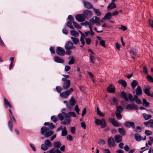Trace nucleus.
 I'll use <instances>...</instances> for the list:
<instances>
[{
	"mask_svg": "<svg viewBox=\"0 0 153 153\" xmlns=\"http://www.w3.org/2000/svg\"><path fill=\"white\" fill-rule=\"evenodd\" d=\"M143 71L145 74H148V71L147 68L146 67L144 66L143 67Z\"/></svg>",
	"mask_w": 153,
	"mask_h": 153,
	"instance_id": "51",
	"label": "nucleus"
},
{
	"mask_svg": "<svg viewBox=\"0 0 153 153\" xmlns=\"http://www.w3.org/2000/svg\"><path fill=\"white\" fill-rule=\"evenodd\" d=\"M51 119L52 120L54 123H56L57 120V118L54 115L51 117Z\"/></svg>",
	"mask_w": 153,
	"mask_h": 153,
	"instance_id": "54",
	"label": "nucleus"
},
{
	"mask_svg": "<svg viewBox=\"0 0 153 153\" xmlns=\"http://www.w3.org/2000/svg\"><path fill=\"white\" fill-rule=\"evenodd\" d=\"M141 127L137 126L136 127V129H135V131L136 132H140L142 130V129L141 128Z\"/></svg>",
	"mask_w": 153,
	"mask_h": 153,
	"instance_id": "53",
	"label": "nucleus"
},
{
	"mask_svg": "<svg viewBox=\"0 0 153 153\" xmlns=\"http://www.w3.org/2000/svg\"><path fill=\"white\" fill-rule=\"evenodd\" d=\"M143 105H145L146 107H148L149 106V103L145 99H143Z\"/></svg>",
	"mask_w": 153,
	"mask_h": 153,
	"instance_id": "42",
	"label": "nucleus"
},
{
	"mask_svg": "<svg viewBox=\"0 0 153 153\" xmlns=\"http://www.w3.org/2000/svg\"><path fill=\"white\" fill-rule=\"evenodd\" d=\"M112 17L111 13L110 12L107 13L105 15L102 19L109 20Z\"/></svg>",
	"mask_w": 153,
	"mask_h": 153,
	"instance_id": "21",
	"label": "nucleus"
},
{
	"mask_svg": "<svg viewBox=\"0 0 153 153\" xmlns=\"http://www.w3.org/2000/svg\"><path fill=\"white\" fill-rule=\"evenodd\" d=\"M126 109L128 110H131L134 109V104L132 103L128 104L126 107Z\"/></svg>",
	"mask_w": 153,
	"mask_h": 153,
	"instance_id": "26",
	"label": "nucleus"
},
{
	"mask_svg": "<svg viewBox=\"0 0 153 153\" xmlns=\"http://www.w3.org/2000/svg\"><path fill=\"white\" fill-rule=\"evenodd\" d=\"M73 24L75 28L78 29H80L81 28V27L80 25L74 21L73 22Z\"/></svg>",
	"mask_w": 153,
	"mask_h": 153,
	"instance_id": "43",
	"label": "nucleus"
},
{
	"mask_svg": "<svg viewBox=\"0 0 153 153\" xmlns=\"http://www.w3.org/2000/svg\"><path fill=\"white\" fill-rule=\"evenodd\" d=\"M85 39L86 44L88 45H89L91 44V40L90 38H85Z\"/></svg>",
	"mask_w": 153,
	"mask_h": 153,
	"instance_id": "44",
	"label": "nucleus"
},
{
	"mask_svg": "<svg viewBox=\"0 0 153 153\" xmlns=\"http://www.w3.org/2000/svg\"><path fill=\"white\" fill-rule=\"evenodd\" d=\"M94 122L97 125H100L102 128H105L106 126L105 121L104 119L101 120L95 119Z\"/></svg>",
	"mask_w": 153,
	"mask_h": 153,
	"instance_id": "6",
	"label": "nucleus"
},
{
	"mask_svg": "<svg viewBox=\"0 0 153 153\" xmlns=\"http://www.w3.org/2000/svg\"><path fill=\"white\" fill-rule=\"evenodd\" d=\"M74 21H69L67 23V26L71 29H74V28L72 25V23H73V22Z\"/></svg>",
	"mask_w": 153,
	"mask_h": 153,
	"instance_id": "37",
	"label": "nucleus"
},
{
	"mask_svg": "<svg viewBox=\"0 0 153 153\" xmlns=\"http://www.w3.org/2000/svg\"><path fill=\"white\" fill-rule=\"evenodd\" d=\"M52 146V144L50 140L48 139L45 141L44 144L41 145V149L43 150L46 151L48 149V147H51Z\"/></svg>",
	"mask_w": 153,
	"mask_h": 153,
	"instance_id": "2",
	"label": "nucleus"
},
{
	"mask_svg": "<svg viewBox=\"0 0 153 153\" xmlns=\"http://www.w3.org/2000/svg\"><path fill=\"white\" fill-rule=\"evenodd\" d=\"M83 13L84 14H83L84 15L85 18L86 17H90L92 15V12L90 10H84L83 11Z\"/></svg>",
	"mask_w": 153,
	"mask_h": 153,
	"instance_id": "17",
	"label": "nucleus"
},
{
	"mask_svg": "<svg viewBox=\"0 0 153 153\" xmlns=\"http://www.w3.org/2000/svg\"><path fill=\"white\" fill-rule=\"evenodd\" d=\"M114 138L116 143H119L122 140V136L119 134H116L114 136Z\"/></svg>",
	"mask_w": 153,
	"mask_h": 153,
	"instance_id": "18",
	"label": "nucleus"
},
{
	"mask_svg": "<svg viewBox=\"0 0 153 153\" xmlns=\"http://www.w3.org/2000/svg\"><path fill=\"white\" fill-rule=\"evenodd\" d=\"M143 115L144 118L146 120L149 119L152 117V116L151 115L146 114L145 113H143Z\"/></svg>",
	"mask_w": 153,
	"mask_h": 153,
	"instance_id": "36",
	"label": "nucleus"
},
{
	"mask_svg": "<svg viewBox=\"0 0 153 153\" xmlns=\"http://www.w3.org/2000/svg\"><path fill=\"white\" fill-rule=\"evenodd\" d=\"M134 138L138 141H140L142 139V137L140 135L137 134H134Z\"/></svg>",
	"mask_w": 153,
	"mask_h": 153,
	"instance_id": "34",
	"label": "nucleus"
},
{
	"mask_svg": "<svg viewBox=\"0 0 153 153\" xmlns=\"http://www.w3.org/2000/svg\"><path fill=\"white\" fill-rule=\"evenodd\" d=\"M90 59L91 62L94 63L95 60V57L91 54H90Z\"/></svg>",
	"mask_w": 153,
	"mask_h": 153,
	"instance_id": "45",
	"label": "nucleus"
},
{
	"mask_svg": "<svg viewBox=\"0 0 153 153\" xmlns=\"http://www.w3.org/2000/svg\"><path fill=\"white\" fill-rule=\"evenodd\" d=\"M53 131H50L45 133L44 135L45 137H48L53 135Z\"/></svg>",
	"mask_w": 153,
	"mask_h": 153,
	"instance_id": "35",
	"label": "nucleus"
},
{
	"mask_svg": "<svg viewBox=\"0 0 153 153\" xmlns=\"http://www.w3.org/2000/svg\"><path fill=\"white\" fill-rule=\"evenodd\" d=\"M147 79L150 82H153V78L152 76L148 75L146 77Z\"/></svg>",
	"mask_w": 153,
	"mask_h": 153,
	"instance_id": "46",
	"label": "nucleus"
},
{
	"mask_svg": "<svg viewBox=\"0 0 153 153\" xmlns=\"http://www.w3.org/2000/svg\"><path fill=\"white\" fill-rule=\"evenodd\" d=\"M94 13L97 16H100L102 15L101 12L98 9H96L94 8H92Z\"/></svg>",
	"mask_w": 153,
	"mask_h": 153,
	"instance_id": "31",
	"label": "nucleus"
},
{
	"mask_svg": "<svg viewBox=\"0 0 153 153\" xmlns=\"http://www.w3.org/2000/svg\"><path fill=\"white\" fill-rule=\"evenodd\" d=\"M116 7V5L114 3H111L110 4L107 6V9L108 11H110L111 10Z\"/></svg>",
	"mask_w": 153,
	"mask_h": 153,
	"instance_id": "23",
	"label": "nucleus"
},
{
	"mask_svg": "<svg viewBox=\"0 0 153 153\" xmlns=\"http://www.w3.org/2000/svg\"><path fill=\"white\" fill-rule=\"evenodd\" d=\"M82 1L84 4V6L85 8L88 9H92V8H93L92 5L89 2L85 0H83Z\"/></svg>",
	"mask_w": 153,
	"mask_h": 153,
	"instance_id": "11",
	"label": "nucleus"
},
{
	"mask_svg": "<svg viewBox=\"0 0 153 153\" xmlns=\"http://www.w3.org/2000/svg\"><path fill=\"white\" fill-rule=\"evenodd\" d=\"M100 43L102 46L104 47H105V41L104 40H101L100 42Z\"/></svg>",
	"mask_w": 153,
	"mask_h": 153,
	"instance_id": "59",
	"label": "nucleus"
},
{
	"mask_svg": "<svg viewBox=\"0 0 153 153\" xmlns=\"http://www.w3.org/2000/svg\"><path fill=\"white\" fill-rule=\"evenodd\" d=\"M71 35L76 37H77L79 36V34L77 32L74 30H71L70 31Z\"/></svg>",
	"mask_w": 153,
	"mask_h": 153,
	"instance_id": "27",
	"label": "nucleus"
},
{
	"mask_svg": "<svg viewBox=\"0 0 153 153\" xmlns=\"http://www.w3.org/2000/svg\"><path fill=\"white\" fill-rule=\"evenodd\" d=\"M117 118L118 120H120L122 118V116L120 113H115Z\"/></svg>",
	"mask_w": 153,
	"mask_h": 153,
	"instance_id": "52",
	"label": "nucleus"
},
{
	"mask_svg": "<svg viewBox=\"0 0 153 153\" xmlns=\"http://www.w3.org/2000/svg\"><path fill=\"white\" fill-rule=\"evenodd\" d=\"M150 88L149 87H148L146 88L143 89V91H144V93L146 94L147 95L151 97H152L153 95H151V94L149 93V90L150 89Z\"/></svg>",
	"mask_w": 153,
	"mask_h": 153,
	"instance_id": "30",
	"label": "nucleus"
},
{
	"mask_svg": "<svg viewBox=\"0 0 153 153\" xmlns=\"http://www.w3.org/2000/svg\"><path fill=\"white\" fill-rule=\"evenodd\" d=\"M53 145L55 148L58 149L61 146V144L59 141H58L54 142Z\"/></svg>",
	"mask_w": 153,
	"mask_h": 153,
	"instance_id": "25",
	"label": "nucleus"
},
{
	"mask_svg": "<svg viewBox=\"0 0 153 153\" xmlns=\"http://www.w3.org/2000/svg\"><path fill=\"white\" fill-rule=\"evenodd\" d=\"M110 122L114 126L117 127L121 126V124L116 121L114 119L110 118Z\"/></svg>",
	"mask_w": 153,
	"mask_h": 153,
	"instance_id": "14",
	"label": "nucleus"
},
{
	"mask_svg": "<svg viewBox=\"0 0 153 153\" xmlns=\"http://www.w3.org/2000/svg\"><path fill=\"white\" fill-rule=\"evenodd\" d=\"M76 103L75 100L73 96H72L70 100V104L72 105H75Z\"/></svg>",
	"mask_w": 153,
	"mask_h": 153,
	"instance_id": "41",
	"label": "nucleus"
},
{
	"mask_svg": "<svg viewBox=\"0 0 153 153\" xmlns=\"http://www.w3.org/2000/svg\"><path fill=\"white\" fill-rule=\"evenodd\" d=\"M108 143L110 147H114L115 146V142L113 138L112 137H110L108 139Z\"/></svg>",
	"mask_w": 153,
	"mask_h": 153,
	"instance_id": "9",
	"label": "nucleus"
},
{
	"mask_svg": "<svg viewBox=\"0 0 153 153\" xmlns=\"http://www.w3.org/2000/svg\"><path fill=\"white\" fill-rule=\"evenodd\" d=\"M67 134V131H62L61 135L62 136H65Z\"/></svg>",
	"mask_w": 153,
	"mask_h": 153,
	"instance_id": "63",
	"label": "nucleus"
},
{
	"mask_svg": "<svg viewBox=\"0 0 153 153\" xmlns=\"http://www.w3.org/2000/svg\"><path fill=\"white\" fill-rule=\"evenodd\" d=\"M119 29L122 30L123 31L126 30H127V28L125 26L123 25H121V27L118 28Z\"/></svg>",
	"mask_w": 153,
	"mask_h": 153,
	"instance_id": "61",
	"label": "nucleus"
},
{
	"mask_svg": "<svg viewBox=\"0 0 153 153\" xmlns=\"http://www.w3.org/2000/svg\"><path fill=\"white\" fill-rule=\"evenodd\" d=\"M84 39H85V38L82 36H80V40L82 44V45L80 46V47L82 48L85 44Z\"/></svg>",
	"mask_w": 153,
	"mask_h": 153,
	"instance_id": "40",
	"label": "nucleus"
},
{
	"mask_svg": "<svg viewBox=\"0 0 153 153\" xmlns=\"http://www.w3.org/2000/svg\"><path fill=\"white\" fill-rule=\"evenodd\" d=\"M54 125H53L52 123H49L48 127V128L49 130L53 129L54 128Z\"/></svg>",
	"mask_w": 153,
	"mask_h": 153,
	"instance_id": "48",
	"label": "nucleus"
},
{
	"mask_svg": "<svg viewBox=\"0 0 153 153\" xmlns=\"http://www.w3.org/2000/svg\"><path fill=\"white\" fill-rule=\"evenodd\" d=\"M107 91L111 93H114L115 92V88L111 84L109 85L107 88Z\"/></svg>",
	"mask_w": 153,
	"mask_h": 153,
	"instance_id": "15",
	"label": "nucleus"
},
{
	"mask_svg": "<svg viewBox=\"0 0 153 153\" xmlns=\"http://www.w3.org/2000/svg\"><path fill=\"white\" fill-rule=\"evenodd\" d=\"M71 39H72L74 44L76 45L79 43V39L78 38H77V37H71Z\"/></svg>",
	"mask_w": 153,
	"mask_h": 153,
	"instance_id": "24",
	"label": "nucleus"
},
{
	"mask_svg": "<svg viewBox=\"0 0 153 153\" xmlns=\"http://www.w3.org/2000/svg\"><path fill=\"white\" fill-rule=\"evenodd\" d=\"M75 128L74 127H71V133L74 134L75 133Z\"/></svg>",
	"mask_w": 153,
	"mask_h": 153,
	"instance_id": "58",
	"label": "nucleus"
},
{
	"mask_svg": "<svg viewBox=\"0 0 153 153\" xmlns=\"http://www.w3.org/2000/svg\"><path fill=\"white\" fill-rule=\"evenodd\" d=\"M149 24L152 27H153V20L152 19H149Z\"/></svg>",
	"mask_w": 153,
	"mask_h": 153,
	"instance_id": "60",
	"label": "nucleus"
},
{
	"mask_svg": "<svg viewBox=\"0 0 153 153\" xmlns=\"http://www.w3.org/2000/svg\"><path fill=\"white\" fill-rule=\"evenodd\" d=\"M118 83L121 84L123 87H125L127 85L126 82L123 79H120L118 81Z\"/></svg>",
	"mask_w": 153,
	"mask_h": 153,
	"instance_id": "28",
	"label": "nucleus"
},
{
	"mask_svg": "<svg viewBox=\"0 0 153 153\" xmlns=\"http://www.w3.org/2000/svg\"><path fill=\"white\" fill-rule=\"evenodd\" d=\"M121 97L126 101H128V100L131 101L134 100V98H133V96L131 94H126L124 91H123L121 94Z\"/></svg>",
	"mask_w": 153,
	"mask_h": 153,
	"instance_id": "3",
	"label": "nucleus"
},
{
	"mask_svg": "<svg viewBox=\"0 0 153 153\" xmlns=\"http://www.w3.org/2000/svg\"><path fill=\"white\" fill-rule=\"evenodd\" d=\"M111 105H117L118 104V102L117 98L114 97L110 102Z\"/></svg>",
	"mask_w": 153,
	"mask_h": 153,
	"instance_id": "22",
	"label": "nucleus"
},
{
	"mask_svg": "<svg viewBox=\"0 0 153 153\" xmlns=\"http://www.w3.org/2000/svg\"><path fill=\"white\" fill-rule=\"evenodd\" d=\"M124 126L127 127H132L134 128V123L133 122H126L124 123Z\"/></svg>",
	"mask_w": 153,
	"mask_h": 153,
	"instance_id": "19",
	"label": "nucleus"
},
{
	"mask_svg": "<svg viewBox=\"0 0 153 153\" xmlns=\"http://www.w3.org/2000/svg\"><path fill=\"white\" fill-rule=\"evenodd\" d=\"M97 114L99 115L101 117H103L104 116V115L102 113L99 109L97 107Z\"/></svg>",
	"mask_w": 153,
	"mask_h": 153,
	"instance_id": "47",
	"label": "nucleus"
},
{
	"mask_svg": "<svg viewBox=\"0 0 153 153\" xmlns=\"http://www.w3.org/2000/svg\"><path fill=\"white\" fill-rule=\"evenodd\" d=\"M9 111L10 112L9 116L10 117V120L8 122V126L10 131H12L13 130V121L12 120V117L13 118V120L15 121H16V120L14 117H13L12 114V113L10 109H9Z\"/></svg>",
	"mask_w": 153,
	"mask_h": 153,
	"instance_id": "5",
	"label": "nucleus"
},
{
	"mask_svg": "<svg viewBox=\"0 0 153 153\" xmlns=\"http://www.w3.org/2000/svg\"><path fill=\"white\" fill-rule=\"evenodd\" d=\"M70 85V81L67 80L63 82L62 85V88L64 89H67L69 88Z\"/></svg>",
	"mask_w": 153,
	"mask_h": 153,
	"instance_id": "13",
	"label": "nucleus"
},
{
	"mask_svg": "<svg viewBox=\"0 0 153 153\" xmlns=\"http://www.w3.org/2000/svg\"><path fill=\"white\" fill-rule=\"evenodd\" d=\"M75 110L76 111V112L77 113L79 114V109L78 108V105H76L75 107Z\"/></svg>",
	"mask_w": 153,
	"mask_h": 153,
	"instance_id": "57",
	"label": "nucleus"
},
{
	"mask_svg": "<svg viewBox=\"0 0 153 153\" xmlns=\"http://www.w3.org/2000/svg\"><path fill=\"white\" fill-rule=\"evenodd\" d=\"M145 134L147 136L151 135L152 134V132L150 130H146L145 131Z\"/></svg>",
	"mask_w": 153,
	"mask_h": 153,
	"instance_id": "55",
	"label": "nucleus"
},
{
	"mask_svg": "<svg viewBox=\"0 0 153 153\" xmlns=\"http://www.w3.org/2000/svg\"><path fill=\"white\" fill-rule=\"evenodd\" d=\"M4 105L7 107H9L10 108H11L12 106L10 103L8 102L7 100L4 97Z\"/></svg>",
	"mask_w": 153,
	"mask_h": 153,
	"instance_id": "29",
	"label": "nucleus"
},
{
	"mask_svg": "<svg viewBox=\"0 0 153 153\" xmlns=\"http://www.w3.org/2000/svg\"><path fill=\"white\" fill-rule=\"evenodd\" d=\"M134 101L137 104H141L142 103L141 100L140 99L138 98L137 96L134 95Z\"/></svg>",
	"mask_w": 153,
	"mask_h": 153,
	"instance_id": "38",
	"label": "nucleus"
},
{
	"mask_svg": "<svg viewBox=\"0 0 153 153\" xmlns=\"http://www.w3.org/2000/svg\"><path fill=\"white\" fill-rule=\"evenodd\" d=\"M71 116L76 117V115L74 112L71 111L69 112L68 114H66L64 112H62L58 115V117L60 121L63 120L61 122V123L65 125L70 123L71 120L69 118Z\"/></svg>",
	"mask_w": 153,
	"mask_h": 153,
	"instance_id": "1",
	"label": "nucleus"
},
{
	"mask_svg": "<svg viewBox=\"0 0 153 153\" xmlns=\"http://www.w3.org/2000/svg\"><path fill=\"white\" fill-rule=\"evenodd\" d=\"M73 89L72 88L68 90L67 89L65 92L60 93L59 95L62 98L66 99L73 92Z\"/></svg>",
	"mask_w": 153,
	"mask_h": 153,
	"instance_id": "4",
	"label": "nucleus"
},
{
	"mask_svg": "<svg viewBox=\"0 0 153 153\" xmlns=\"http://www.w3.org/2000/svg\"><path fill=\"white\" fill-rule=\"evenodd\" d=\"M98 143L99 144L104 145L105 143V142L102 139H100L99 140Z\"/></svg>",
	"mask_w": 153,
	"mask_h": 153,
	"instance_id": "56",
	"label": "nucleus"
},
{
	"mask_svg": "<svg viewBox=\"0 0 153 153\" xmlns=\"http://www.w3.org/2000/svg\"><path fill=\"white\" fill-rule=\"evenodd\" d=\"M70 67L69 66H66L65 67L64 71H65L67 72L69 71L70 69Z\"/></svg>",
	"mask_w": 153,
	"mask_h": 153,
	"instance_id": "62",
	"label": "nucleus"
},
{
	"mask_svg": "<svg viewBox=\"0 0 153 153\" xmlns=\"http://www.w3.org/2000/svg\"><path fill=\"white\" fill-rule=\"evenodd\" d=\"M49 130L48 128L43 126L41 128V132L42 134H44L45 133L47 132Z\"/></svg>",
	"mask_w": 153,
	"mask_h": 153,
	"instance_id": "32",
	"label": "nucleus"
},
{
	"mask_svg": "<svg viewBox=\"0 0 153 153\" xmlns=\"http://www.w3.org/2000/svg\"><path fill=\"white\" fill-rule=\"evenodd\" d=\"M56 52L60 56H63L65 54V50L61 47H58L56 49Z\"/></svg>",
	"mask_w": 153,
	"mask_h": 153,
	"instance_id": "8",
	"label": "nucleus"
},
{
	"mask_svg": "<svg viewBox=\"0 0 153 153\" xmlns=\"http://www.w3.org/2000/svg\"><path fill=\"white\" fill-rule=\"evenodd\" d=\"M119 132L122 135L124 136L126 134V130L123 128H119L118 129Z\"/></svg>",
	"mask_w": 153,
	"mask_h": 153,
	"instance_id": "33",
	"label": "nucleus"
},
{
	"mask_svg": "<svg viewBox=\"0 0 153 153\" xmlns=\"http://www.w3.org/2000/svg\"><path fill=\"white\" fill-rule=\"evenodd\" d=\"M76 19L78 21L82 22L85 19V17L83 14H77L76 16Z\"/></svg>",
	"mask_w": 153,
	"mask_h": 153,
	"instance_id": "10",
	"label": "nucleus"
},
{
	"mask_svg": "<svg viewBox=\"0 0 153 153\" xmlns=\"http://www.w3.org/2000/svg\"><path fill=\"white\" fill-rule=\"evenodd\" d=\"M75 48V46L73 45V43L70 41L67 42L65 45V48L66 50L74 49Z\"/></svg>",
	"mask_w": 153,
	"mask_h": 153,
	"instance_id": "7",
	"label": "nucleus"
},
{
	"mask_svg": "<svg viewBox=\"0 0 153 153\" xmlns=\"http://www.w3.org/2000/svg\"><path fill=\"white\" fill-rule=\"evenodd\" d=\"M70 58H71V59L69 61L68 64L69 65L74 64V60L73 57H70Z\"/></svg>",
	"mask_w": 153,
	"mask_h": 153,
	"instance_id": "49",
	"label": "nucleus"
},
{
	"mask_svg": "<svg viewBox=\"0 0 153 153\" xmlns=\"http://www.w3.org/2000/svg\"><path fill=\"white\" fill-rule=\"evenodd\" d=\"M54 61L56 62L60 63H63L64 62V59L57 56H55L54 57Z\"/></svg>",
	"mask_w": 153,
	"mask_h": 153,
	"instance_id": "16",
	"label": "nucleus"
},
{
	"mask_svg": "<svg viewBox=\"0 0 153 153\" xmlns=\"http://www.w3.org/2000/svg\"><path fill=\"white\" fill-rule=\"evenodd\" d=\"M145 126L148 127L153 128V120L151 119L149 121L145 122L144 123Z\"/></svg>",
	"mask_w": 153,
	"mask_h": 153,
	"instance_id": "12",
	"label": "nucleus"
},
{
	"mask_svg": "<svg viewBox=\"0 0 153 153\" xmlns=\"http://www.w3.org/2000/svg\"><path fill=\"white\" fill-rule=\"evenodd\" d=\"M56 150L54 148H53L49 151V153H55Z\"/></svg>",
	"mask_w": 153,
	"mask_h": 153,
	"instance_id": "64",
	"label": "nucleus"
},
{
	"mask_svg": "<svg viewBox=\"0 0 153 153\" xmlns=\"http://www.w3.org/2000/svg\"><path fill=\"white\" fill-rule=\"evenodd\" d=\"M123 110V108L122 106H117V107L116 113H120Z\"/></svg>",
	"mask_w": 153,
	"mask_h": 153,
	"instance_id": "39",
	"label": "nucleus"
},
{
	"mask_svg": "<svg viewBox=\"0 0 153 153\" xmlns=\"http://www.w3.org/2000/svg\"><path fill=\"white\" fill-rule=\"evenodd\" d=\"M136 94L137 95H141L142 94V91L140 86H137L136 89Z\"/></svg>",
	"mask_w": 153,
	"mask_h": 153,
	"instance_id": "20",
	"label": "nucleus"
},
{
	"mask_svg": "<svg viewBox=\"0 0 153 153\" xmlns=\"http://www.w3.org/2000/svg\"><path fill=\"white\" fill-rule=\"evenodd\" d=\"M55 88L58 93L60 94L61 93L62 88L60 86H56Z\"/></svg>",
	"mask_w": 153,
	"mask_h": 153,
	"instance_id": "50",
	"label": "nucleus"
}]
</instances>
